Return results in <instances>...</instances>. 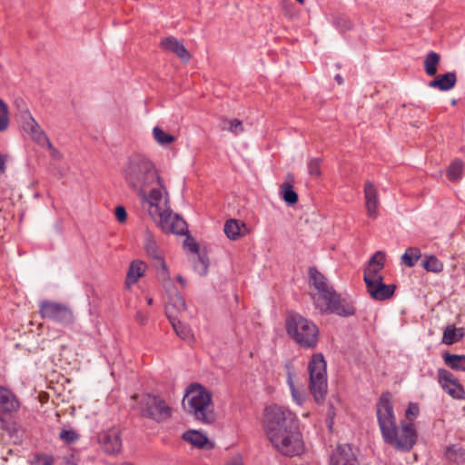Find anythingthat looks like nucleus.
Instances as JSON below:
<instances>
[{"mask_svg": "<svg viewBox=\"0 0 465 465\" xmlns=\"http://www.w3.org/2000/svg\"><path fill=\"white\" fill-rule=\"evenodd\" d=\"M21 119L24 130L38 144L44 146L45 142H47L48 137L27 109L21 112Z\"/></svg>", "mask_w": 465, "mask_h": 465, "instance_id": "4468645a", "label": "nucleus"}, {"mask_svg": "<svg viewBox=\"0 0 465 465\" xmlns=\"http://www.w3.org/2000/svg\"><path fill=\"white\" fill-rule=\"evenodd\" d=\"M140 405L142 415L156 422H163L172 416V408L157 395H143Z\"/></svg>", "mask_w": 465, "mask_h": 465, "instance_id": "9d476101", "label": "nucleus"}, {"mask_svg": "<svg viewBox=\"0 0 465 465\" xmlns=\"http://www.w3.org/2000/svg\"><path fill=\"white\" fill-rule=\"evenodd\" d=\"M335 80L338 82L339 84H342V78L340 74H337L335 76Z\"/></svg>", "mask_w": 465, "mask_h": 465, "instance_id": "6e6d98bb", "label": "nucleus"}, {"mask_svg": "<svg viewBox=\"0 0 465 465\" xmlns=\"http://www.w3.org/2000/svg\"><path fill=\"white\" fill-rule=\"evenodd\" d=\"M176 335L184 341H191L193 338L192 330L182 322V319L169 320Z\"/></svg>", "mask_w": 465, "mask_h": 465, "instance_id": "cd10ccee", "label": "nucleus"}, {"mask_svg": "<svg viewBox=\"0 0 465 465\" xmlns=\"http://www.w3.org/2000/svg\"><path fill=\"white\" fill-rule=\"evenodd\" d=\"M316 308L322 313H335L339 316H351L355 313L354 307L334 291L331 286L312 295Z\"/></svg>", "mask_w": 465, "mask_h": 465, "instance_id": "0eeeda50", "label": "nucleus"}, {"mask_svg": "<svg viewBox=\"0 0 465 465\" xmlns=\"http://www.w3.org/2000/svg\"><path fill=\"white\" fill-rule=\"evenodd\" d=\"M183 439L198 448H204L210 444L208 438L198 430H191L183 434Z\"/></svg>", "mask_w": 465, "mask_h": 465, "instance_id": "a878e982", "label": "nucleus"}, {"mask_svg": "<svg viewBox=\"0 0 465 465\" xmlns=\"http://www.w3.org/2000/svg\"><path fill=\"white\" fill-rule=\"evenodd\" d=\"M184 410L203 423L215 420V413L212 407V393L199 383L190 384L183 400Z\"/></svg>", "mask_w": 465, "mask_h": 465, "instance_id": "20e7f679", "label": "nucleus"}, {"mask_svg": "<svg viewBox=\"0 0 465 465\" xmlns=\"http://www.w3.org/2000/svg\"><path fill=\"white\" fill-rule=\"evenodd\" d=\"M5 170V158L0 153V173Z\"/></svg>", "mask_w": 465, "mask_h": 465, "instance_id": "3c124183", "label": "nucleus"}, {"mask_svg": "<svg viewBox=\"0 0 465 465\" xmlns=\"http://www.w3.org/2000/svg\"><path fill=\"white\" fill-rule=\"evenodd\" d=\"M310 391L316 402H322L327 394L326 362L322 353L313 354L308 366Z\"/></svg>", "mask_w": 465, "mask_h": 465, "instance_id": "1a4fd4ad", "label": "nucleus"}, {"mask_svg": "<svg viewBox=\"0 0 465 465\" xmlns=\"http://www.w3.org/2000/svg\"><path fill=\"white\" fill-rule=\"evenodd\" d=\"M37 459V465H53L54 464V459L50 456H38Z\"/></svg>", "mask_w": 465, "mask_h": 465, "instance_id": "49530a36", "label": "nucleus"}, {"mask_svg": "<svg viewBox=\"0 0 465 465\" xmlns=\"http://www.w3.org/2000/svg\"><path fill=\"white\" fill-rule=\"evenodd\" d=\"M135 320L139 324L143 325L147 322L148 317L143 312H137L135 315Z\"/></svg>", "mask_w": 465, "mask_h": 465, "instance_id": "de8ad7c7", "label": "nucleus"}, {"mask_svg": "<svg viewBox=\"0 0 465 465\" xmlns=\"http://www.w3.org/2000/svg\"><path fill=\"white\" fill-rule=\"evenodd\" d=\"M422 265L428 272H440L443 270V263L434 255L428 256Z\"/></svg>", "mask_w": 465, "mask_h": 465, "instance_id": "e433bc0d", "label": "nucleus"}, {"mask_svg": "<svg viewBox=\"0 0 465 465\" xmlns=\"http://www.w3.org/2000/svg\"><path fill=\"white\" fill-rule=\"evenodd\" d=\"M445 363L455 371H465V354H450L446 352L443 355Z\"/></svg>", "mask_w": 465, "mask_h": 465, "instance_id": "bb28decb", "label": "nucleus"}, {"mask_svg": "<svg viewBox=\"0 0 465 465\" xmlns=\"http://www.w3.org/2000/svg\"><path fill=\"white\" fill-rule=\"evenodd\" d=\"M329 465H360V462L350 445L340 444L331 451Z\"/></svg>", "mask_w": 465, "mask_h": 465, "instance_id": "2eb2a0df", "label": "nucleus"}, {"mask_svg": "<svg viewBox=\"0 0 465 465\" xmlns=\"http://www.w3.org/2000/svg\"><path fill=\"white\" fill-rule=\"evenodd\" d=\"M435 79L429 83L431 88H437L440 91H449L453 88L457 82V76L454 72H449L444 74L435 75Z\"/></svg>", "mask_w": 465, "mask_h": 465, "instance_id": "412c9836", "label": "nucleus"}, {"mask_svg": "<svg viewBox=\"0 0 465 465\" xmlns=\"http://www.w3.org/2000/svg\"><path fill=\"white\" fill-rule=\"evenodd\" d=\"M281 5H282V9H284L286 11V13H289L292 7V3L288 0L282 1Z\"/></svg>", "mask_w": 465, "mask_h": 465, "instance_id": "8fccbe9b", "label": "nucleus"}, {"mask_svg": "<svg viewBox=\"0 0 465 465\" xmlns=\"http://www.w3.org/2000/svg\"><path fill=\"white\" fill-rule=\"evenodd\" d=\"M280 193L283 199V201L289 204L292 205L298 202V194L293 190L292 185L288 183H284L280 187Z\"/></svg>", "mask_w": 465, "mask_h": 465, "instance_id": "473e14b6", "label": "nucleus"}, {"mask_svg": "<svg viewBox=\"0 0 465 465\" xmlns=\"http://www.w3.org/2000/svg\"><path fill=\"white\" fill-rule=\"evenodd\" d=\"M60 438L67 443H72L78 439V435L74 430H63L60 433Z\"/></svg>", "mask_w": 465, "mask_h": 465, "instance_id": "79ce46f5", "label": "nucleus"}, {"mask_svg": "<svg viewBox=\"0 0 465 465\" xmlns=\"http://www.w3.org/2000/svg\"><path fill=\"white\" fill-rule=\"evenodd\" d=\"M8 124L9 118L7 104L3 100H0V132L5 131Z\"/></svg>", "mask_w": 465, "mask_h": 465, "instance_id": "4c0bfd02", "label": "nucleus"}, {"mask_svg": "<svg viewBox=\"0 0 465 465\" xmlns=\"http://www.w3.org/2000/svg\"><path fill=\"white\" fill-rule=\"evenodd\" d=\"M123 174L128 187L136 193L142 205L149 201L168 202V191L155 164L146 156L134 154L123 167Z\"/></svg>", "mask_w": 465, "mask_h": 465, "instance_id": "f03ea898", "label": "nucleus"}, {"mask_svg": "<svg viewBox=\"0 0 465 465\" xmlns=\"http://www.w3.org/2000/svg\"><path fill=\"white\" fill-rule=\"evenodd\" d=\"M184 243L192 252L196 253L199 252V246L194 241H185Z\"/></svg>", "mask_w": 465, "mask_h": 465, "instance_id": "09e8293b", "label": "nucleus"}, {"mask_svg": "<svg viewBox=\"0 0 465 465\" xmlns=\"http://www.w3.org/2000/svg\"><path fill=\"white\" fill-rule=\"evenodd\" d=\"M47 149H49L50 151V155L52 158L55 159V160H61L62 159V153H60L59 150H57L56 148H54L52 144V143L50 142L49 139H47V142H45V145Z\"/></svg>", "mask_w": 465, "mask_h": 465, "instance_id": "37998d69", "label": "nucleus"}, {"mask_svg": "<svg viewBox=\"0 0 465 465\" xmlns=\"http://www.w3.org/2000/svg\"><path fill=\"white\" fill-rule=\"evenodd\" d=\"M384 253L381 251L376 252L369 261V263L364 270L363 279L366 285L371 284V282H378L380 280H383L380 272L384 267Z\"/></svg>", "mask_w": 465, "mask_h": 465, "instance_id": "dca6fc26", "label": "nucleus"}, {"mask_svg": "<svg viewBox=\"0 0 465 465\" xmlns=\"http://www.w3.org/2000/svg\"><path fill=\"white\" fill-rule=\"evenodd\" d=\"M145 263L142 261H134L131 262L125 280V285L129 288L143 276L145 270Z\"/></svg>", "mask_w": 465, "mask_h": 465, "instance_id": "b1692460", "label": "nucleus"}, {"mask_svg": "<svg viewBox=\"0 0 465 465\" xmlns=\"http://www.w3.org/2000/svg\"><path fill=\"white\" fill-rule=\"evenodd\" d=\"M159 277L168 294V302L165 305V314L168 320L184 319L187 315L185 301L176 291L165 262H162V272H159Z\"/></svg>", "mask_w": 465, "mask_h": 465, "instance_id": "6e6552de", "label": "nucleus"}, {"mask_svg": "<svg viewBox=\"0 0 465 465\" xmlns=\"http://www.w3.org/2000/svg\"><path fill=\"white\" fill-rule=\"evenodd\" d=\"M289 385H290V389H291V391H292V395L294 399V401L298 403V404H302L303 402V400H304V397L302 395V393H300L294 387V384L292 381L291 378H289Z\"/></svg>", "mask_w": 465, "mask_h": 465, "instance_id": "a19ab883", "label": "nucleus"}, {"mask_svg": "<svg viewBox=\"0 0 465 465\" xmlns=\"http://www.w3.org/2000/svg\"><path fill=\"white\" fill-rule=\"evenodd\" d=\"M308 170L311 175L320 176L321 175V159H312L308 163Z\"/></svg>", "mask_w": 465, "mask_h": 465, "instance_id": "ea45409f", "label": "nucleus"}, {"mask_svg": "<svg viewBox=\"0 0 465 465\" xmlns=\"http://www.w3.org/2000/svg\"><path fill=\"white\" fill-rule=\"evenodd\" d=\"M208 259L203 255H199L197 259L193 262L194 270L201 275L206 274L208 271Z\"/></svg>", "mask_w": 465, "mask_h": 465, "instance_id": "58836bf2", "label": "nucleus"}, {"mask_svg": "<svg viewBox=\"0 0 465 465\" xmlns=\"http://www.w3.org/2000/svg\"><path fill=\"white\" fill-rule=\"evenodd\" d=\"M73 459H74V456H71V457L65 456V457H64V460L66 465H75V462L73 460Z\"/></svg>", "mask_w": 465, "mask_h": 465, "instance_id": "864d4df0", "label": "nucleus"}, {"mask_svg": "<svg viewBox=\"0 0 465 465\" xmlns=\"http://www.w3.org/2000/svg\"><path fill=\"white\" fill-rule=\"evenodd\" d=\"M451 104H456V100H452Z\"/></svg>", "mask_w": 465, "mask_h": 465, "instance_id": "13d9d810", "label": "nucleus"}, {"mask_svg": "<svg viewBox=\"0 0 465 465\" xmlns=\"http://www.w3.org/2000/svg\"><path fill=\"white\" fill-rule=\"evenodd\" d=\"M379 427L384 441L398 450L408 451L416 442V431L412 423L401 422L398 428L393 411L392 396L381 394L376 406Z\"/></svg>", "mask_w": 465, "mask_h": 465, "instance_id": "7ed1b4c3", "label": "nucleus"}, {"mask_svg": "<svg viewBox=\"0 0 465 465\" xmlns=\"http://www.w3.org/2000/svg\"><path fill=\"white\" fill-rule=\"evenodd\" d=\"M464 335V328H456L453 324L448 325L443 331L442 342L447 345H451L460 341Z\"/></svg>", "mask_w": 465, "mask_h": 465, "instance_id": "393cba45", "label": "nucleus"}, {"mask_svg": "<svg viewBox=\"0 0 465 465\" xmlns=\"http://www.w3.org/2000/svg\"><path fill=\"white\" fill-rule=\"evenodd\" d=\"M420 257L421 252L419 248L410 247L402 254L401 261L406 266L412 267Z\"/></svg>", "mask_w": 465, "mask_h": 465, "instance_id": "72a5a7b5", "label": "nucleus"}, {"mask_svg": "<svg viewBox=\"0 0 465 465\" xmlns=\"http://www.w3.org/2000/svg\"><path fill=\"white\" fill-rule=\"evenodd\" d=\"M363 193L367 215L371 219H376L379 215L380 207L378 189L371 181H366Z\"/></svg>", "mask_w": 465, "mask_h": 465, "instance_id": "f3484780", "label": "nucleus"}, {"mask_svg": "<svg viewBox=\"0 0 465 465\" xmlns=\"http://www.w3.org/2000/svg\"><path fill=\"white\" fill-rule=\"evenodd\" d=\"M419 413V407L415 403H410L408 409L406 410V417L408 419H411L413 417H416Z\"/></svg>", "mask_w": 465, "mask_h": 465, "instance_id": "a18cd8bd", "label": "nucleus"}, {"mask_svg": "<svg viewBox=\"0 0 465 465\" xmlns=\"http://www.w3.org/2000/svg\"><path fill=\"white\" fill-rule=\"evenodd\" d=\"M153 136L156 143L163 146L168 145L175 141V137L173 135L167 134L159 126H155L153 129Z\"/></svg>", "mask_w": 465, "mask_h": 465, "instance_id": "f704fd0d", "label": "nucleus"}, {"mask_svg": "<svg viewBox=\"0 0 465 465\" xmlns=\"http://www.w3.org/2000/svg\"><path fill=\"white\" fill-rule=\"evenodd\" d=\"M289 336L304 349H314L319 341V329L315 323L298 313H289L286 318Z\"/></svg>", "mask_w": 465, "mask_h": 465, "instance_id": "423d86ee", "label": "nucleus"}, {"mask_svg": "<svg viewBox=\"0 0 465 465\" xmlns=\"http://www.w3.org/2000/svg\"><path fill=\"white\" fill-rule=\"evenodd\" d=\"M98 442L101 448L108 454H116L122 449L121 430L117 427H112L98 435Z\"/></svg>", "mask_w": 465, "mask_h": 465, "instance_id": "f8f14e48", "label": "nucleus"}, {"mask_svg": "<svg viewBox=\"0 0 465 465\" xmlns=\"http://www.w3.org/2000/svg\"><path fill=\"white\" fill-rule=\"evenodd\" d=\"M263 428L265 434L281 454L298 456L303 451V440L295 414L280 405H270L264 410Z\"/></svg>", "mask_w": 465, "mask_h": 465, "instance_id": "f257e3e1", "label": "nucleus"}, {"mask_svg": "<svg viewBox=\"0 0 465 465\" xmlns=\"http://www.w3.org/2000/svg\"><path fill=\"white\" fill-rule=\"evenodd\" d=\"M40 315L63 325L72 324L74 321L72 310L64 303L43 301L39 304Z\"/></svg>", "mask_w": 465, "mask_h": 465, "instance_id": "9b49d317", "label": "nucleus"}, {"mask_svg": "<svg viewBox=\"0 0 465 465\" xmlns=\"http://www.w3.org/2000/svg\"><path fill=\"white\" fill-rule=\"evenodd\" d=\"M223 231L229 239L237 240L244 234L246 227L243 223L231 219L225 223Z\"/></svg>", "mask_w": 465, "mask_h": 465, "instance_id": "5701e85b", "label": "nucleus"}, {"mask_svg": "<svg viewBox=\"0 0 465 465\" xmlns=\"http://www.w3.org/2000/svg\"><path fill=\"white\" fill-rule=\"evenodd\" d=\"M310 282L315 287L317 292L329 287L327 279L316 268L312 267L309 269Z\"/></svg>", "mask_w": 465, "mask_h": 465, "instance_id": "2f4dec72", "label": "nucleus"}, {"mask_svg": "<svg viewBox=\"0 0 465 465\" xmlns=\"http://www.w3.org/2000/svg\"><path fill=\"white\" fill-rule=\"evenodd\" d=\"M20 409L17 397L7 388L0 385V411L4 413L16 412Z\"/></svg>", "mask_w": 465, "mask_h": 465, "instance_id": "6ab92c4d", "label": "nucleus"}, {"mask_svg": "<svg viewBox=\"0 0 465 465\" xmlns=\"http://www.w3.org/2000/svg\"><path fill=\"white\" fill-rule=\"evenodd\" d=\"M465 164L460 159H455L450 165L447 176L450 181L457 182L461 179Z\"/></svg>", "mask_w": 465, "mask_h": 465, "instance_id": "7c9ffc66", "label": "nucleus"}, {"mask_svg": "<svg viewBox=\"0 0 465 465\" xmlns=\"http://www.w3.org/2000/svg\"><path fill=\"white\" fill-rule=\"evenodd\" d=\"M227 465H242V460L241 458H234Z\"/></svg>", "mask_w": 465, "mask_h": 465, "instance_id": "603ef678", "label": "nucleus"}, {"mask_svg": "<svg viewBox=\"0 0 465 465\" xmlns=\"http://www.w3.org/2000/svg\"><path fill=\"white\" fill-rule=\"evenodd\" d=\"M445 455L450 461L456 463L465 462V450L458 446H451L446 450Z\"/></svg>", "mask_w": 465, "mask_h": 465, "instance_id": "c9c22d12", "label": "nucleus"}, {"mask_svg": "<svg viewBox=\"0 0 465 465\" xmlns=\"http://www.w3.org/2000/svg\"><path fill=\"white\" fill-rule=\"evenodd\" d=\"M177 281L182 284V285H185V280L183 277H182L181 275H178L177 276Z\"/></svg>", "mask_w": 465, "mask_h": 465, "instance_id": "5fc2aeb1", "label": "nucleus"}, {"mask_svg": "<svg viewBox=\"0 0 465 465\" xmlns=\"http://www.w3.org/2000/svg\"><path fill=\"white\" fill-rule=\"evenodd\" d=\"M146 302H147L148 305H152L153 302V298H147L146 299Z\"/></svg>", "mask_w": 465, "mask_h": 465, "instance_id": "4d7b16f0", "label": "nucleus"}, {"mask_svg": "<svg viewBox=\"0 0 465 465\" xmlns=\"http://www.w3.org/2000/svg\"><path fill=\"white\" fill-rule=\"evenodd\" d=\"M144 250L147 255L153 259L157 260L160 262V266L162 267V262H164L163 261L159 246L154 236L148 230L144 232Z\"/></svg>", "mask_w": 465, "mask_h": 465, "instance_id": "4be33fe9", "label": "nucleus"}, {"mask_svg": "<svg viewBox=\"0 0 465 465\" xmlns=\"http://www.w3.org/2000/svg\"><path fill=\"white\" fill-rule=\"evenodd\" d=\"M367 291L371 297L376 301H386L391 299L395 292L396 285L385 284L383 280L367 284Z\"/></svg>", "mask_w": 465, "mask_h": 465, "instance_id": "a211bd4d", "label": "nucleus"}, {"mask_svg": "<svg viewBox=\"0 0 465 465\" xmlns=\"http://www.w3.org/2000/svg\"><path fill=\"white\" fill-rule=\"evenodd\" d=\"M161 46L168 51L175 54L183 62L188 63L191 54L182 42L174 37H167L161 42Z\"/></svg>", "mask_w": 465, "mask_h": 465, "instance_id": "aec40b11", "label": "nucleus"}, {"mask_svg": "<svg viewBox=\"0 0 465 465\" xmlns=\"http://www.w3.org/2000/svg\"><path fill=\"white\" fill-rule=\"evenodd\" d=\"M438 381L442 389L452 398L463 399L465 391L463 387L454 378L453 374L447 370L440 369L438 371Z\"/></svg>", "mask_w": 465, "mask_h": 465, "instance_id": "ddd939ff", "label": "nucleus"}, {"mask_svg": "<svg viewBox=\"0 0 465 465\" xmlns=\"http://www.w3.org/2000/svg\"><path fill=\"white\" fill-rule=\"evenodd\" d=\"M114 214L118 222L124 223L126 221L127 218V213L124 206L119 205L114 210Z\"/></svg>", "mask_w": 465, "mask_h": 465, "instance_id": "c03bdc74", "label": "nucleus"}, {"mask_svg": "<svg viewBox=\"0 0 465 465\" xmlns=\"http://www.w3.org/2000/svg\"><path fill=\"white\" fill-rule=\"evenodd\" d=\"M220 127L223 131H229L234 134L243 133V124L239 119L222 118Z\"/></svg>", "mask_w": 465, "mask_h": 465, "instance_id": "c85d7f7f", "label": "nucleus"}, {"mask_svg": "<svg viewBox=\"0 0 465 465\" xmlns=\"http://www.w3.org/2000/svg\"><path fill=\"white\" fill-rule=\"evenodd\" d=\"M164 199L165 196L163 200L149 201L143 204V208L165 233L185 234L187 232L185 221L173 213L169 207H165L167 202L164 203Z\"/></svg>", "mask_w": 465, "mask_h": 465, "instance_id": "39448f33", "label": "nucleus"}, {"mask_svg": "<svg viewBox=\"0 0 465 465\" xmlns=\"http://www.w3.org/2000/svg\"><path fill=\"white\" fill-rule=\"evenodd\" d=\"M440 56L437 53L430 52L424 59V70L430 76H435L437 74V66L440 63Z\"/></svg>", "mask_w": 465, "mask_h": 465, "instance_id": "c756f323", "label": "nucleus"}]
</instances>
